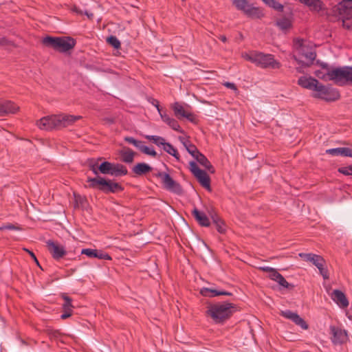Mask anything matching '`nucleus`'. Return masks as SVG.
Here are the masks:
<instances>
[{"label": "nucleus", "mask_w": 352, "mask_h": 352, "mask_svg": "<svg viewBox=\"0 0 352 352\" xmlns=\"http://www.w3.org/2000/svg\"><path fill=\"white\" fill-rule=\"evenodd\" d=\"M213 221L214 223L215 224L216 229L218 230V232L220 233H223L226 230L223 222L217 218H213Z\"/></svg>", "instance_id": "37"}, {"label": "nucleus", "mask_w": 352, "mask_h": 352, "mask_svg": "<svg viewBox=\"0 0 352 352\" xmlns=\"http://www.w3.org/2000/svg\"><path fill=\"white\" fill-rule=\"evenodd\" d=\"M85 14L89 17V18H91L93 16V14L92 13H89L88 12H85Z\"/></svg>", "instance_id": "60"}, {"label": "nucleus", "mask_w": 352, "mask_h": 352, "mask_svg": "<svg viewBox=\"0 0 352 352\" xmlns=\"http://www.w3.org/2000/svg\"><path fill=\"white\" fill-rule=\"evenodd\" d=\"M71 10L78 14H82L84 13L82 10L78 8L76 6H72Z\"/></svg>", "instance_id": "52"}, {"label": "nucleus", "mask_w": 352, "mask_h": 352, "mask_svg": "<svg viewBox=\"0 0 352 352\" xmlns=\"http://www.w3.org/2000/svg\"><path fill=\"white\" fill-rule=\"evenodd\" d=\"M306 5L309 6L311 9L315 10H320L322 9L321 1H305Z\"/></svg>", "instance_id": "38"}, {"label": "nucleus", "mask_w": 352, "mask_h": 352, "mask_svg": "<svg viewBox=\"0 0 352 352\" xmlns=\"http://www.w3.org/2000/svg\"><path fill=\"white\" fill-rule=\"evenodd\" d=\"M254 64L263 68L271 67L277 69L280 66V63L274 60L272 55L265 54L258 52H256Z\"/></svg>", "instance_id": "9"}, {"label": "nucleus", "mask_w": 352, "mask_h": 352, "mask_svg": "<svg viewBox=\"0 0 352 352\" xmlns=\"http://www.w3.org/2000/svg\"><path fill=\"white\" fill-rule=\"evenodd\" d=\"M201 294L203 296L213 297L219 295H230V294L227 292L217 291L213 289L204 288L201 290Z\"/></svg>", "instance_id": "29"}, {"label": "nucleus", "mask_w": 352, "mask_h": 352, "mask_svg": "<svg viewBox=\"0 0 352 352\" xmlns=\"http://www.w3.org/2000/svg\"><path fill=\"white\" fill-rule=\"evenodd\" d=\"M179 141L181 143L184 145V146L186 148L187 151L193 157H195L199 151L197 149L196 146L192 144L188 140L187 138L185 137H179Z\"/></svg>", "instance_id": "23"}, {"label": "nucleus", "mask_w": 352, "mask_h": 352, "mask_svg": "<svg viewBox=\"0 0 352 352\" xmlns=\"http://www.w3.org/2000/svg\"><path fill=\"white\" fill-rule=\"evenodd\" d=\"M71 314H72V311H67V312L64 311V314H63L61 315V318L66 319V318H69L71 316Z\"/></svg>", "instance_id": "56"}, {"label": "nucleus", "mask_w": 352, "mask_h": 352, "mask_svg": "<svg viewBox=\"0 0 352 352\" xmlns=\"http://www.w3.org/2000/svg\"><path fill=\"white\" fill-rule=\"evenodd\" d=\"M324 260L318 255V256L314 261V265L319 270L324 266Z\"/></svg>", "instance_id": "41"}, {"label": "nucleus", "mask_w": 352, "mask_h": 352, "mask_svg": "<svg viewBox=\"0 0 352 352\" xmlns=\"http://www.w3.org/2000/svg\"><path fill=\"white\" fill-rule=\"evenodd\" d=\"M194 158L206 169L211 173H214V169L211 164L203 154L199 153Z\"/></svg>", "instance_id": "26"}, {"label": "nucleus", "mask_w": 352, "mask_h": 352, "mask_svg": "<svg viewBox=\"0 0 352 352\" xmlns=\"http://www.w3.org/2000/svg\"><path fill=\"white\" fill-rule=\"evenodd\" d=\"M335 12L343 19L352 17V1H339L335 8Z\"/></svg>", "instance_id": "15"}, {"label": "nucleus", "mask_w": 352, "mask_h": 352, "mask_svg": "<svg viewBox=\"0 0 352 352\" xmlns=\"http://www.w3.org/2000/svg\"><path fill=\"white\" fill-rule=\"evenodd\" d=\"M6 111H9L8 110H5L3 107H2V101L0 100V113L1 112H6Z\"/></svg>", "instance_id": "58"}, {"label": "nucleus", "mask_w": 352, "mask_h": 352, "mask_svg": "<svg viewBox=\"0 0 352 352\" xmlns=\"http://www.w3.org/2000/svg\"><path fill=\"white\" fill-rule=\"evenodd\" d=\"M59 122V129L67 127L72 125L76 121L82 119L80 116H72L67 114L58 115Z\"/></svg>", "instance_id": "19"}, {"label": "nucleus", "mask_w": 352, "mask_h": 352, "mask_svg": "<svg viewBox=\"0 0 352 352\" xmlns=\"http://www.w3.org/2000/svg\"><path fill=\"white\" fill-rule=\"evenodd\" d=\"M4 229L14 230H21V228L19 227H17V226H16L14 225H12V224H7L6 226L0 227V230H4Z\"/></svg>", "instance_id": "45"}, {"label": "nucleus", "mask_w": 352, "mask_h": 352, "mask_svg": "<svg viewBox=\"0 0 352 352\" xmlns=\"http://www.w3.org/2000/svg\"><path fill=\"white\" fill-rule=\"evenodd\" d=\"M27 252L30 254V255L31 256V257L32 258H36V256H35V255H34V254L33 252H30L29 250H27Z\"/></svg>", "instance_id": "61"}, {"label": "nucleus", "mask_w": 352, "mask_h": 352, "mask_svg": "<svg viewBox=\"0 0 352 352\" xmlns=\"http://www.w3.org/2000/svg\"><path fill=\"white\" fill-rule=\"evenodd\" d=\"M155 107L157 108L162 120L166 124L172 119L167 114L166 111L160 107L155 101Z\"/></svg>", "instance_id": "31"}, {"label": "nucleus", "mask_w": 352, "mask_h": 352, "mask_svg": "<svg viewBox=\"0 0 352 352\" xmlns=\"http://www.w3.org/2000/svg\"><path fill=\"white\" fill-rule=\"evenodd\" d=\"M136 148H139L141 151H142L144 144L142 142L136 140V144H133Z\"/></svg>", "instance_id": "48"}, {"label": "nucleus", "mask_w": 352, "mask_h": 352, "mask_svg": "<svg viewBox=\"0 0 352 352\" xmlns=\"http://www.w3.org/2000/svg\"><path fill=\"white\" fill-rule=\"evenodd\" d=\"M152 170V168L145 163H139L133 166V171L137 175H143Z\"/></svg>", "instance_id": "28"}, {"label": "nucleus", "mask_w": 352, "mask_h": 352, "mask_svg": "<svg viewBox=\"0 0 352 352\" xmlns=\"http://www.w3.org/2000/svg\"><path fill=\"white\" fill-rule=\"evenodd\" d=\"M107 41L116 49H118L120 47V42L116 36H111L108 37L107 38Z\"/></svg>", "instance_id": "36"}, {"label": "nucleus", "mask_w": 352, "mask_h": 352, "mask_svg": "<svg viewBox=\"0 0 352 352\" xmlns=\"http://www.w3.org/2000/svg\"><path fill=\"white\" fill-rule=\"evenodd\" d=\"M136 148H139L141 151H142L144 144L142 142L136 140V144H133Z\"/></svg>", "instance_id": "50"}, {"label": "nucleus", "mask_w": 352, "mask_h": 352, "mask_svg": "<svg viewBox=\"0 0 352 352\" xmlns=\"http://www.w3.org/2000/svg\"><path fill=\"white\" fill-rule=\"evenodd\" d=\"M294 47L293 57L298 65L296 70L299 73H304V68L309 67L315 60L316 53L307 42L303 39L296 38Z\"/></svg>", "instance_id": "3"}, {"label": "nucleus", "mask_w": 352, "mask_h": 352, "mask_svg": "<svg viewBox=\"0 0 352 352\" xmlns=\"http://www.w3.org/2000/svg\"><path fill=\"white\" fill-rule=\"evenodd\" d=\"M81 254H85L89 258H98L105 260L111 259V257L107 254L94 249H82L81 250Z\"/></svg>", "instance_id": "21"}, {"label": "nucleus", "mask_w": 352, "mask_h": 352, "mask_svg": "<svg viewBox=\"0 0 352 352\" xmlns=\"http://www.w3.org/2000/svg\"><path fill=\"white\" fill-rule=\"evenodd\" d=\"M326 153L333 156H344L352 157V149L346 147L330 148Z\"/></svg>", "instance_id": "22"}, {"label": "nucleus", "mask_w": 352, "mask_h": 352, "mask_svg": "<svg viewBox=\"0 0 352 352\" xmlns=\"http://www.w3.org/2000/svg\"><path fill=\"white\" fill-rule=\"evenodd\" d=\"M99 171L102 174L120 176L126 174V169L121 164L103 162L98 166Z\"/></svg>", "instance_id": "8"}, {"label": "nucleus", "mask_w": 352, "mask_h": 352, "mask_svg": "<svg viewBox=\"0 0 352 352\" xmlns=\"http://www.w3.org/2000/svg\"><path fill=\"white\" fill-rule=\"evenodd\" d=\"M235 311L234 306L229 302L210 305L208 307L207 314L215 322H221L228 318Z\"/></svg>", "instance_id": "4"}, {"label": "nucleus", "mask_w": 352, "mask_h": 352, "mask_svg": "<svg viewBox=\"0 0 352 352\" xmlns=\"http://www.w3.org/2000/svg\"><path fill=\"white\" fill-rule=\"evenodd\" d=\"M299 256L301 257L303 260L306 261L311 262L314 263V261L316 259V258L318 256L317 254H306V253H300Z\"/></svg>", "instance_id": "34"}, {"label": "nucleus", "mask_w": 352, "mask_h": 352, "mask_svg": "<svg viewBox=\"0 0 352 352\" xmlns=\"http://www.w3.org/2000/svg\"><path fill=\"white\" fill-rule=\"evenodd\" d=\"M99 160H100V159H97V160L91 159V160H89L88 162V166H89L91 170L94 172V173L96 175H98V172H100L98 170V166L100 165L98 164Z\"/></svg>", "instance_id": "32"}, {"label": "nucleus", "mask_w": 352, "mask_h": 352, "mask_svg": "<svg viewBox=\"0 0 352 352\" xmlns=\"http://www.w3.org/2000/svg\"><path fill=\"white\" fill-rule=\"evenodd\" d=\"M2 107L5 110H8L9 111L1 112L0 113L1 116L7 115L9 113H14L19 109V107L18 106L14 104L11 101H4V102L2 101Z\"/></svg>", "instance_id": "27"}, {"label": "nucleus", "mask_w": 352, "mask_h": 352, "mask_svg": "<svg viewBox=\"0 0 352 352\" xmlns=\"http://www.w3.org/2000/svg\"><path fill=\"white\" fill-rule=\"evenodd\" d=\"M120 155L122 160L126 163H131L133 161V158L137 155V153L133 151L129 148L124 147L120 151Z\"/></svg>", "instance_id": "24"}, {"label": "nucleus", "mask_w": 352, "mask_h": 352, "mask_svg": "<svg viewBox=\"0 0 352 352\" xmlns=\"http://www.w3.org/2000/svg\"><path fill=\"white\" fill-rule=\"evenodd\" d=\"M219 38H220V40H221V41H223V42H226V40H227V39H226V37L225 36H223V35L220 36H219Z\"/></svg>", "instance_id": "59"}, {"label": "nucleus", "mask_w": 352, "mask_h": 352, "mask_svg": "<svg viewBox=\"0 0 352 352\" xmlns=\"http://www.w3.org/2000/svg\"><path fill=\"white\" fill-rule=\"evenodd\" d=\"M224 85H225L226 87L230 88V89H233V90H234V91H236V86H235V85H234V83H231V82H226V83L224 84Z\"/></svg>", "instance_id": "53"}, {"label": "nucleus", "mask_w": 352, "mask_h": 352, "mask_svg": "<svg viewBox=\"0 0 352 352\" xmlns=\"http://www.w3.org/2000/svg\"><path fill=\"white\" fill-rule=\"evenodd\" d=\"M332 300L340 307L345 308L349 305L346 296L340 290L335 289L330 294Z\"/></svg>", "instance_id": "20"}, {"label": "nucleus", "mask_w": 352, "mask_h": 352, "mask_svg": "<svg viewBox=\"0 0 352 352\" xmlns=\"http://www.w3.org/2000/svg\"><path fill=\"white\" fill-rule=\"evenodd\" d=\"M234 5L250 16L260 18L263 16L262 11L253 4L249 3V1H234Z\"/></svg>", "instance_id": "11"}, {"label": "nucleus", "mask_w": 352, "mask_h": 352, "mask_svg": "<svg viewBox=\"0 0 352 352\" xmlns=\"http://www.w3.org/2000/svg\"><path fill=\"white\" fill-rule=\"evenodd\" d=\"M281 315L294 322L296 325L300 326L303 329H308V324L306 322L296 313H294L290 310L281 311Z\"/></svg>", "instance_id": "16"}, {"label": "nucleus", "mask_w": 352, "mask_h": 352, "mask_svg": "<svg viewBox=\"0 0 352 352\" xmlns=\"http://www.w3.org/2000/svg\"><path fill=\"white\" fill-rule=\"evenodd\" d=\"M46 244L48 251L54 259L59 260L65 256L67 252L60 243L49 240L46 242Z\"/></svg>", "instance_id": "14"}, {"label": "nucleus", "mask_w": 352, "mask_h": 352, "mask_svg": "<svg viewBox=\"0 0 352 352\" xmlns=\"http://www.w3.org/2000/svg\"><path fill=\"white\" fill-rule=\"evenodd\" d=\"M87 182L89 183L90 187L98 188L105 192H115L121 190V187L118 183L113 182L111 180H106L101 177L89 178Z\"/></svg>", "instance_id": "7"}, {"label": "nucleus", "mask_w": 352, "mask_h": 352, "mask_svg": "<svg viewBox=\"0 0 352 352\" xmlns=\"http://www.w3.org/2000/svg\"><path fill=\"white\" fill-rule=\"evenodd\" d=\"M339 171L346 175H352V166L341 168Z\"/></svg>", "instance_id": "44"}, {"label": "nucleus", "mask_w": 352, "mask_h": 352, "mask_svg": "<svg viewBox=\"0 0 352 352\" xmlns=\"http://www.w3.org/2000/svg\"><path fill=\"white\" fill-rule=\"evenodd\" d=\"M63 298L65 300V302L63 305V311L65 312L72 311V305L71 303V298L65 294L63 295Z\"/></svg>", "instance_id": "33"}, {"label": "nucleus", "mask_w": 352, "mask_h": 352, "mask_svg": "<svg viewBox=\"0 0 352 352\" xmlns=\"http://www.w3.org/2000/svg\"><path fill=\"white\" fill-rule=\"evenodd\" d=\"M315 76L324 81L333 80L338 85L352 83V67H331L321 64L314 72Z\"/></svg>", "instance_id": "1"}, {"label": "nucleus", "mask_w": 352, "mask_h": 352, "mask_svg": "<svg viewBox=\"0 0 352 352\" xmlns=\"http://www.w3.org/2000/svg\"><path fill=\"white\" fill-rule=\"evenodd\" d=\"M298 84L305 89L312 91L314 92L313 96L316 98L331 101L338 99L340 96L336 89L323 85L310 76L300 77L298 80Z\"/></svg>", "instance_id": "2"}, {"label": "nucleus", "mask_w": 352, "mask_h": 352, "mask_svg": "<svg viewBox=\"0 0 352 352\" xmlns=\"http://www.w3.org/2000/svg\"><path fill=\"white\" fill-rule=\"evenodd\" d=\"M124 140L129 142V144H136V140H135L134 138H131V137H126L124 138Z\"/></svg>", "instance_id": "54"}, {"label": "nucleus", "mask_w": 352, "mask_h": 352, "mask_svg": "<svg viewBox=\"0 0 352 352\" xmlns=\"http://www.w3.org/2000/svg\"><path fill=\"white\" fill-rule=\"evenodd\" d=\"M136 148H139L141 151H142L144 144L142 142L136 140V144H133Z\"/></svg>", "instance_id": "51"}, {"label": "nucleus", "mask_w": 352, "mask_h": 352, "mask_svg": "<svg viewBox=\"0 0 352 352\" xmlns=\"http://www.w3.org/2000/svg\"><path fill=\"white\" fill-rule=\"evenodd\" d=\"M330 329L332 334L331 340L333 343L342 344L346 342L348 338L346 331L334 326H331Z\"/></svg>", "instance_id": "18"}, {"label": "nucleus", "mask_w": 352, "mask_h": 352, "mask_svg": "<svg viewBox=\"0 0 352 352\" xmlns=\"http://www.w3.org/2000/svg\"><path fill=\"white\" fill-rule=\"evenodd\" d=\"M256 52H242L241 56L244 59L249 60L253 63L255 62Z\"/></svg>", "instance_id": "35"}, {"label": "nucleus", "mask_w": 352, "mask_h": 352, "mask_svg": "<svg viewBox=\"0 0 352 352\" xmlns=\"http://www.w3.org/2000/svg\"><path fill=\"white\" fill-rule=\"evenodd\" d=\"M155 176L159 179L162 188L175 194L182 193V188L180 184L174 180L166 171H158Z\"/></svg>", "instance_id": "6"}, {"label": "nucleus", "mask_w": 352, "mask_h": 352, "mask_svg": "<svg viewBox=\"0 0 352 352\" xmlns=\"http://www.w3.org/2000/svg\"><path fill=\"white\" fill-rule=\"evenodd\" d=\"M276 24L283 31H285L292 27V21L288 17L278 19Z\"/></svg>", "instance_id": "30"}, {"label": "nucleus", "mask_w": 352, "mask_h": 352, "mask_svg": "<svg viewBox=\"0 0 352 352\" xmlns=\"http://www.w3.org/2000/svg\"><path fill=\"white\" fill-rule=\"evenodd\" d=\"M33 259H34V261H35V263H36L38 265H39V263H38V261L37 258H33Z\"/></svg>", "instance_id": "62"}, {"label": "nucleus", "mask_w": 352, "mask_h": 352, "mask_svg": "<svg viewBox=\"0 0 352 352\" xmlns=\"http://www.w3.org/2000/svg\"><path fill=\"white\" fill-rule=\"evenodd\" d=\"M43 43L47 47L57 51L65 52L72 49L76 44L74 39L71 37L46 36L43 39Z\"/></svg>", "instance_id": "5"}, {"label": "nucleus", "mask_w": 352, "mask_h": 352, "mask_svg": "<svg viewBox=\"0 0 352 352\" xmlns=\"http://www.w3.org/2000/svg\"><path fill=\"white\" fill-rule=\"evenodd\" d=\"M258 270L269 273L270 271H272V267H259Z\"/></svg>", "instance_id": "55"}, {"label": "nucleus", "mask_w": 352, "mask_h": 352, "mask_svg": "<svg viewBox=\"0 0 352 352\" xmlns=\"http://www.w3.org/2000/svg\"><path fill=\"white\" fill-rule=\"evenodd\" d=\"M7 43H8L7 40L4 37L0 36V44L1 45H6Z\"/></svg>", "instance_id": "57"}, {"label": "nucleus", "mask_w": 352, "mask_h": 352, "mask_svg": "<svg viewBox=\"0 0 352 352\" xmlns=\"http://www.w3.org/2000/svg\"><path fill=\"white\" fill-rule=\"evenodd\" d=\"M148 138L154 140V136L148 137Z\"/></svg>", "instance_id": "63"}, {"label": "nucleus", "mask_w": 352, "mask_h": 352, "mask_svg": "<svg viewBox=\"0 0 352 352\" xmlns=\"http://www.w3.org/2000/svg\"><path fill=\"white\" fill-rule=\"evenodd\" d=\"M142 152L144 153L145 154L154 156V150L151 149L150 148L145 145L143 148Z\"/></svg>", "instance_id": "47"}, {"label": "nucleus", "mask_w": 352, "mask_h": 352, "mask_svg": "<svg viewBox=\"0 0 352 352\" xmlns=\"http://www.w3.org/2000/svg\"><path fill=\"white\" fill-rule=\"evenodd\" d=\"M266 4L276 10H283L284 6L279 3V1H265Z\"/></svg>", "instance_id": "39"}, {"label": "nucleus", "mask_w": 352, "mask_h": 352, "mask_svg": "<svg viewBox=\"0 0 352 352\" xmlns=\"http://www.w3.org/2000/svg\"><path fill=\"white\" fill-rule=\"evenodd\" d=\"M167 124H168L173 129L175 130V131H181L182 132V130L180 129V126L179 125V124L177 123V122L176 120H175L174 119H171L168 123Z\"/></svg>", "instance_id": "42"}, {"label": "nucleus", "mask_w": 352, "mask_h": 352, "mask_svg": "<svg viewBox=\"0 0 352 352\" xmlns=\"http://www.w3.org/2000/svg\"><path fill=\"white\" fill-rule=\"evenodd\" d=\"M155 145L175 157L177 160L179 159L177 151L171 144L166 142L164 138L155 136Z\"/></svg>", "instance_id": "17"}, {"label": "nucleus", "mask_w": 352, "mask_h": 352, "mask_svg": "<svg viewBox=\"0 0 352 352\" xmlns=\"http://www.w3.org/2000/svg\"><path fill=\"white\" fill-rule=\"evenodd\" d=\"M280 276V274H279L274 268H272V271L269 272V277L274 281H276Z\"/></svg>", "instance_id": "43"}, {"label": "nucleus", "mask_w": 352, "mask_h": 352, "mask_svg": "<svg viewBox=\"0 0 352 352\" xmlns=\"http://www.w3.org/2000/svg\"><path fill=\"white\" fill-rule=\"evenodd\" d=\"M190 170L194 176L197 178L201 186L206 188H210V177L208 174L200 169L195 162L189 163Z\"/></svg>", "instance_id": "12"}, {"label": "nucleus", "mask_w": 352, "mask_h": 352, "mask_svg": "<svg viewBox=\"0 0 352 352\" xmlns=\"http://www.w3.org/2000/svg\"><path fill=\"white\" fill-rule=\"evenodd\" d=\"M192 214L200 225L203 226H208L210 225L209 219L204 212L195 208L192 210Z\"/></svg>", "instance_id": "25"}, {"label": "nucleus", "mask_w": 352, "mask_h": 352, "mask_svg": "<svg viewBox=\"0 0 352 352\" xmlns=\"http://www.w3.org/2000/svg\"><path fill=\"white\" fill-rule=\"evenodd\" d=\"M190 107L187 104H182L176 102L173 106L175 116L179 119L186 118L190 122H195V116L189 110Z\"/></svg>", "instance_id": "13"}, {"label": "nucleus", "mask_w": 352, "mask_h": 352, "mask_svg": "<svg viewBox=\"0 0 352 352\" xmlns=\"http://www.w3.org/2000/svg\"><path fill=\"white\" fill-rule=\"evenodd\" d=\"M59 122L58 115H50L41 118L36 125L41 130L52 131L59 129Z\"/></svg>", "instance_id": "10"}, {"label": "nucleus", "mask_w": 352, "mask_h": 352, "mask_svg": "<svg viewBox=\"0 0 352 352\" xmlns=\"http://www.w3.org/2000/svg\"><path fill=\"white\" fill-rule=\"evenodd\" d=\"M319 271H320V274L322 276V277L324 279H328L329 278L328 272H327V270L326 269L324 268V266L322 267L320 269H319Z\"/></svg>", "instance_id": "46"}, {"label": "nucleus", "mask_w": 352, "mask_h": 352, "mask_svg": "<svg viewBox=\"0 0 352 352\" xmlns=\"http://www.w3.org/2000/svg\"><path fill=\"white\" fill-rule=\"evenodd\" d=\"M136 148H139L141 151H142L144 144L142 142L136 140V144H133Z\"/></svg>", "instance_id": "49"}, {"label": "nucleus", "mask_w": 352, "mask_h": 352, "mask_svg": "<svg viewBox=\"0 0 352 352\" xmlns=\"http://www.w3.org/2000/svg\"><path fill=\"white\" fill-rule=\"evenodd\" d=\"M280 286L284 288H289L291 285L285 279V278L280 274V276L276 280Z\"/></svg>", "instance_id": "40"}]
</instances>
